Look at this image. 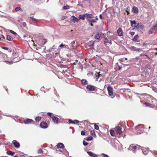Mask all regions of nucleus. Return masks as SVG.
<instances>
[{"mask_svg":"<svg viewBox=\"0 0 157 157\" xmlns=\"http://www.w3.org/2000/svg\"><path fill=\"white\" fill-rule=\"evenodd\" d=\"M136 131L138 133L141 134L144 131L143 125L140 124L135 127Z\"/></svg>","mask_w":157,"mask_h":157,"instance_id":"obj_1","label":"nucleus"},{"mask_svg":"<svg viewBox=\"0 0 157 157\" xmlns=\"http://www.w3.org/2000/svg\"><path fill=\"white\" fill-rule=\"evenodd\" d=\"M86 88L90 91H97V90H96V87L94 86L90 85H88L86 87Z\"/></svg>","mask_w":157,"mask_h":157,"instance_id":"obj_2","label":"nucleus"},{"mask_svg":"<svg viewBox=\"0 0 157 157\" xmlns=\"http://www.w3.org/2000/svg\"><path fill=\"white\" fill-rule=\"evenodd\" d=\"M137 148V146L133 144H131L128 148V150L132 151L133 153H136V150Z\"/></svg>","mask_w":157,"mask_h":157,"instance_id":"obj_3","label":"nucleus"},{"mask_svg":"<svg viewBox=\"0 0 157 157\" xmlns=\"http://www.w3.org/2000/svg\"><path fill=\"white\" fill-rule=\"evenodd\" d=\"M157 29V24H155L151 29H150L148 32L149 34L153 33Z\"/></svg>","mask_w":157,"mask_h":157,"instance_id":"obj_4","label":"nucleus"},{"mask_svg":"<svg viewBox=\"0 0 157 157\" xmlns=\"http://www.w3.org/2000/svg\"><path fill=\"white\" fill-rule=\"evenodd\" d=\"M32 41L33 42V45L34 46L36 47V49L37 50H38L40 49H41L42 47L44 48V51L45 50L46 48L45 47H44V46H42L41 44L40 45V44L39 43H38L39 44H38V45H37L36 44H35V43H34V41L33 40H32Z\"/></svg>","mask_w":157,"mask_h":157,"instance_id":"obj_5","label":"nucleus"},{"mask_svg":"<svg viewBox=\"0 0 157 157\" xmlns=\"http://www.w3.org/2000/svg\"><path fill=\"white\" fill-rule=\"evenodd\" d=\"M41 128H46L48 127L47 124L44 121L41 122L40 124Z\"/></svg>","mask_w":157,"mask_h":157,"instance_id":"obj_6","label":"nucleus"},{"mask_svg":"<svg viewBox=\"0 0 157 157\" xmlns=\"http://www.w3.org/2000/svg\"><path fill=\"white\" fill-rule=\"evenodd\" d=\"M121 128L119 126L116 127L115 128V130L117 134L120 135L122 131L121 130Z\"/></svg>","mask_w":157,"mask_h":157,"instance_id":"obj_7","label":"nucleus"},{"mask_svg":"<svg viewBox=\"0 0 157 157\" xmlns=\"http://www.w3.org/2000/svg\"><path fill=\"white\" fill-rule=\"evenodd\" d=\"M24 123L25 124H28L29 123L34 122L33 120L27 118L24 120Z\"/></svg>","mask_w":157,"mask_h":157,"instance_id":"obj_8","label":"nucleus"},{"mask_svg":"<svg viewBox=\"0 0 157 157\" xmlns=\"http://www.w3.org/2000/svg\"><path fill=\"white\" fill-rule=\"evenodd\" d=\"M135 27L137 29H143L144 28V26L142 24L140 23H138Z\"/></svg>","mask_w":157,"mask_h":157,"instance_id":"obj_9","label":"nucleus"},{"mask_svg":"<svg viewBox=\"0 0 157 157\" xmlns=\"http://www.w3.org/2000/svg\"><path fill=\"white\" fill-rule=\"evenodd\" d=\"M118 35L119 36H121L123 35V32L122 28H119L117 31Z\"/></svg>","mask_w":157,"mask_h":157,"instance_id":"obj_10","label":"nucleus"},{"mask_svg":"<svg viewBox=\"0 0 157 157\" xmlns=\"http://www.w3.org/2000/svg\"><path fill=\"white\" fill-rule=\"evenodd\" d=\"M13 143L15 147L17 148H19L20 146V144L16 140H13Z\"/></svg>","mask_w":157,"mask_h":157,"instance_id":"obj_11","label":"nucleus"},{"mask_svg":"<svg viewBox=\"0 0 157 157\" xmlns=\"http://www.w3.org/2000/svg\"><path fill=\"white\" fill-rule=\"evenodd\" d=\"M144 104L146 106L149 107L151 108H153L155 106V105L150 104L149 103L147 102H145L144 103Z\"/></svg>","mask_w":157,"mask_h":157,"instance_id":"obj_12","label":"nucleus"},{"mask_svg":"<svg viewBox=\"0 0 157 157\" xmlns=\"http://www.w3.org/2000/svg\"><path fill=\"white\" fill-rule=\"evenodd\" d=\"M71 20L72 22L75 23L78 22L79 21V19L75 16H73L71 17Z\"/></svg>","mask_w":157,"mask_h":157,"instance_id":"obj_13","label":"nucleus"},{"mask_svg":"<svg viewBox=\"0 0 157 157\" xmlns=\"http://www.w3.org/2000/svg\"><path fill=\"white\" fill-rule=\"evenodd\" d=\"M52 118L53 122L56 124H58L59 120V119L58 118L55 116H53L52 117Z\"/></svg>","mask_w":157,"mask_h":157,"instance_id":"obj_14","label":"nucleus"},{"mask_svg":"<svg viewBox=\"0 0 157 157\" xmlns=\"http://www.w3.org/2000/svg\"><path fill=\"white\" fill-rule=\"evenodd\" d=\"M68 122L70 123L76 124L78 123L79 122V121L77 120H75L74 121H73L71 119H69L68 120Z\"/></svg>","mask_w":157,"mask_h":157,"instance_id":"obj_15","label":"nucleus"},{"mask_svg":"<svg viewBox=\"0 0 157 157\" xmlns=\"http://www.w3.org/2000/svg\"><path fill=\"white\" fill-rule=\"evenodd\" d=\"M39 41L41 42V43H40V44L42 46H43V45L45 44L47 41L46 39H40Z\"/></svg>","mask_w":157,"mask_h":157,"instance_id":"obj_16","label":"nucleus"},{"mask_svg":"<svg viewBox=\"0 0 157 157\" xmlns=\"http://www.w3.org/2000/svg\"><path fill=\"white\" fill-rule=\"evenodd\" d=\"M132 10L135 13H137L139 11L138 8L136 6H133L132 7Z\"/></svg>","mask_w":157,"mask_h":157,"instance_id":"obj_17","label":"nucleus"},{"mask_svg":"<svg viewBox=\"0 0 157 157\" xmlns=\"http://www.w3.org/2000/svg\"><path fill=\"white\" fill-rule=\"evenodd\" d=\"M95 41L92 40L90 41L88 43V45L89 47H93L94 46V42Z\"/></svg>","mask_w":157,"mask_h":157,"instance_id":"obj_18","label":"nucleus"},{"mask_svg":"<svg viewBox=\"0 0 157 157\" xmlns=\"http://www.w3.org/2000/svg\"><path fill=\"white\" fill-rule=\"evenodd\" d=\"M57 147L58 148H63L64 147V144L63 143H59L58 144H57Z\"/></svg>","mask_w":157,"mask_h":157,"instance_id":"obj_19","label":"nucleus"},{"mask_svg":"<svg viewBox=\"0 0 157 157\" xmlns=\"http://www.w3.org/2000/svg\"><path fill=\"white\" fill-rule=\"evenodd\" d=\"M86 17L87 18H92L94 17V16L91 14H89L88 13H85Z\"/></svg>","mask_w":157,"mask_h":157,"instance_id":"obj_20","label":"nucleus"},{"mask_svg":"<svg viewBox=\"0 0 157 157\" xmlns=\"http://www.w3.org/2000/svg\"><path fill=\"white\" fill-rule=\"evenodd\" d=\"M95 77L96 78L97 80H98L99 78H100L101 77H102V75L101 74H99L98 73H96L95 74Z\"/></svg>","mask_w":157,"mask_h":157,"instance_id":"obj_21","label":"nucleus"},{"mask_svg":"<svg viewBox=\"0 0 157 157\" xmlns=\"http://www.w3.org/2000/svg\"><path fill=\"white\" fill-rule=\"evenodd\" d=\"M86 17V15H85V14H84L83 15H79L78 18L80 19H82V20H84L85 19Z\"/></svg>","mask_w":157,"mask_h":157,"instance_id":"obj_22","label":"nucleus"},{"mask_svg":"<svg viewBox=\"0 0 157 157\" xmlns=\"http://www.w3.org/2000/svg\"><path fill=\"white\" fill-rule=\"evenodd\" d=\"M142 150L143 153L144 155L147 154L148 152V150L145 148H143Z\"/></svg>","mask_w":157,"mask_h":157,"instance_id":"obj_23","label":"nucleus"},{"mask_svg":"<svg viewBox=\"0 0 157 157\" xmlns=\"http://www.w3.org/2000/svg\"><path fill=\"white\" fill-rule=\"evenodd\" d=\"M81 82L83 85H87L88 83V82L85 79H82L81 80Z\"/></svg>","mask_w":157,"mask_h":157,"instance_id":"obj_24","label":"nucleus"},{"mask_svg":"<svg viewBox=\"0 0 157 157\" xmlns=\"http://www.w3.org/2000/svg\"><path fill=\"white\" fill-rule=\"evenodd\" d=\"M87 21L89 23H96V21L95 19H88L87 20Z\"/></svg>","mask_w":157,"mask_h":157,"instance_id":"obj_25","label":"nucleus"},{"mask_svg":"<svg viewBox=\"0 0 157 157\" xmlns=\"http://www.w3.org/2000/svg\"><path fill=\"white\" fill-rule=\"evenodd\" d=\"M6 39L9 41H12L13 39V37L10 35H7Z\"/></svg>","mask_w":157,"mask_h":157,"instance_id":"obj_26","label":"nucleus"},{"mask_svg":"<svg viewBox=\"0 0 157 157\" xmlns=\"http://www.w3.org/2000/svg\"><path fill=\"white\" fill-rule=\"evenodd\" d=\"M139 38V36L138 35H136L135 36L133 39H132V40L134 41H137V40Z\"/></svg>","mask_w":157,"mask_h":157,"instance_id":"obj_27","label":"nucleus"},{"mask_svg":"<svg viewBox=\"0 0 157 157\" xmlns=\"http://www.w3.org/2000/svg\"><path fill=\"white\" fill-rule=\"evenodd\" d=\"M7 154L9 155H13L15 153L11 151H8L6 152Z\"/></svg>","mask_w":157,"mask_h":157,"instance_id":"obj_28","label":"nucleus"},{"mask_svg":"<svg viewBox=\"0 0 157 157\" xmlns=\"http://www.w3.org/2000/svg\"><path fill=\"white\" fill-rule=\"evenodd\" d=\"M132 49L133 50V51H136L138 52L141 51V49H140L137 48L135 47L132 48Z\"/></svg>","mask_w":157,"mask_h":157,"instance_id":"obj_29","label":"nucleus"},{"mask_svg":"<svg viewBox=\"0 0 157 157\" xmlns=\"http://www.w3.org/2000/svg\"><path fill=\"white\" fill-rule=\"evenodd\" d=\"M131 23V25L132 26H133V25H136V21L135 20H131L130 21Z\"/></svg>","mask_w":157,"mask_h":157,"instance_id":"obj_30","label":"nucleus"},{"mask_svg":"<svg viewBox=\"0 0 157 157\" xmlns=\"http://www.w3.org/2000/svg\"><path fill=\"white\" fill-rule=\"evenodd\" d=\"M107 90L108 92H113V89L110 86H109L107 87Z\"/></svg>","mask_w":157,"mask_h":157,"instance_id":"obj_31","label":"nucleus"},{"mask_svg":"<svg viewBox=\"0 0 157 157\" xmlns=\"http://www.w3.org/2000/svg\"><path fill=\"white\" fill-rule=\"evenodd\" d=\"M21 26L22 27H24V28H26L27 29V28L26 27V24L25 22H23L22 23H21Z\"/></svg>","mask_w":157,"mask_h":157,"instance_id":"obj_32","label":"nucleus"},{"mask_svg":"<svg viewBox=\"0 0 157 157\" xmlns=\"http://www.w3.org/2000/svg\"><path fill=\"white\" fill-rule=\"evenodd\" d=\"M110 135L112 136H114L115 134L114 131V130H111L110 131Z\"/></svg>","mask_w":157,"mask_h":157,"instance_id":"obj_33","label":"nucleus"},{"mask_svg":"<svg viewBox=\"0 0 157 157\" xmlns=\"http://www.w3.org/2000/svg\"><path fill=\"white\" fill-rule=\"evenodd\" d=\"M93 139V137L90 136L88 137L86 139V140L88 141H90L92 140Z\"/></svg>","mask_w":157,"mask_h":157,"instance_id":"obj_34","label":"nucleus"},{"mask_svg":"<svg viewBox=\"0 0 157 157\" xmlns=\"http://www.w3.org/2000/svg\"><path fill=\"white\" fill-rule=\"evenodd\" d=\"M41 119V117H37L35 118V120L36 122H38L40 121Z\"/></svg>","mask_w":157,"mask_h":157,"instance_id":"obj_35","label":"nucleus"},{"mask_svg":"<svg viewBox=\"0 0 157 157\" xmlns=\"http://www.w3.org/2000/svg\"><path fill=\"white\" fill-rule=\"evenodd\" d=\"M87 153L91 157H92L94 153L91 151H87Z\"/></svg>","mask_w":157,"mask_h":157,"instance_id":"obj_36","label":"nucleus"},{"mask_svg":"<svg viewBox=\"0 0 157 157\" xmlns=\"http://www.w3.org/2000/svg\"><path fill=\"white\" fill-rule=\"evenodd\" d=\"M90 133L93 136H96L95 133L94 131H90Z\"/></svg>","mask_w":157,"mask_h":157,"instance_id":"obj_37","label":"nucleus"},{"mask_svg":"<svg viewBox=\"0 0 157 157\" xmlns=\"http://www.w3.org/2000/svg\"><path fill=\"white\" fill-rule=\"evenodd\" d=\"M4 62H6L7 64H11L13 63V62L12 61L10 62V61L5 60V61H4Z\"/></svg>","mask_w":157,"mask_h":157,"instance_id":"obj_38","label":"nucleus"},{"mask_svg":"<svg viewBox=\"0 0 157 157\" xmlns=\"http://www.w3.org/2000/svg\"><path fill=\"white\" fill-rule=\"evenodd\" d=\"M104 43H109L110 44H112V41L111 40H107V41H104Z\"/></svg>","mask_w":157,"mask_h":157,"instance_id":"obj_39","label":"nucleus"},{"mask_svg":"<svg viewBox=\"0 0 157 157\" xmlns=\"http://www.w3.org/2000/svg\"><path fill=\"white\" fill-rule=\"evenodd\" d=\"M151 66L150 64H148L146 66L145 68L148 69L150 70L151 69Z\"/></svg>","mask_w":157,"mask_h":157,"instance_id":"obj_40","label":"nucleus"},{"mask_svg":"<svg viewBox=\"0 0 157 157\" xmlns=\"http://www.w3.org/2000/svg\"><path fill=\"white\" fill-rule=\"evenodd\" d=\"M63 9L65 10L68 9L69 8V7L68 5H66L64 6H63Z\"/></svg>","mask_w":157,"mask_h":157,"instance_id":"obj_41","label":"nucleus"},{"mask_svg":"<svg viewBox=\"0 0 157 157\" xmlns=\"http://www.w3.org/2000/svg\"><path fill=\"white\" fill-rule=\"evenodd\" d=\"M20 10H22V9L20 7H17L15 8V10L16 11H18Z\"/></svg>","mask_w":157,"mask_h":157,"instance_id":"obj_42","label":"nucleus"},{"mask_svg":"<svg viewBox=\"0 0 157 157\" xmlns=\"http://www.w3.org/2000/svg\"><path fill=\"white\" fill-rule=\"evenodd\" d=\"M109 38L111 39V40H114L116 38V37L113 36H112L109 37Z\"/></svg>","mask_w":157,"mask_h":157,"instance_id":"obj_43","label":"nucleus"},{"mask_svg":"<svg viewBox=\"0 0 157 157\" xmlns=\"http://www.w3.org/2000/svg\"><path fill=\"white\" fill-rule=\"evenodd\" d=\"M10 32L11 33L14 34L15 35H17V34L16 32H15L13 31L12 30H10Z\"/></svg>","mask_w":157,"mask_h":157,"instance_id":"obj_44","label":"nucleus"},{"mask_svg":"<svg viewBox=\"0 0 157 157\" xmlns=\"http://www.w3.org/2000/svg\"><path fill=\"white\" fill-rule=\"evenodd\" d=\"M88 144L87 142H86L85 140L83 141V144L84 146H86Z\"/></svg>","mask_w":157,"mask_h":157,"instance_id":"obj_45","label":"nucleus"},{"mask_svg":"<svg viewBox=\"0 0 157 157\" xmlns=\"http://www.w3.org/2000/svg\"><path fill=\"white\" fill-rule=\"evenodd\" d=\"M94 128L96 130H98L99 129V126L98 125H96L95 123L94 124Z\"/></svg>","mask_w":157,"mask_h":157,"instance_id":"obj_46","label":"nucleus"},{"mask_svg":"<svg viewBox=\"0 0 157 157\" xmlns=\"http://www.w3.org/2000/svg\"><path fill=\"white\" fill-rule=\"evenodd\" d=\"M95 37L98 39H99L100 38V36L99 34V33L97 34L95 36Z\"/></svg>","mask_w":157,"mask_h":157,"instance_id":"obj_47","label":"nucleus"},{"mask_svg":"<svg viewBox=\"0 0 157 157\" xmlns=\"http://www.w3.org/2000/svg\"><path fill=\"white\" fill-rule=\"evenodd\" d=\"M101 155H103V157H109V156L107 155L105 153L101 154Z\"/></svg>","mask_w":157,"mask_h":157,"instance_id":"obj_48","label":"nucleus"},{"mask_svg":"<svg viewBox=\"0 0 157 157\" xmlns=\"http://www.w3.org/2000/svg\"><path fill=\"white\" fill-rule=\"evenodd\" d=\"M30 18L34 21H38V19H36V18H35L33 17H30Z\"/></svg>","mask_w":157,"mask_h":157,"instance_id":"obj_49","label":"nucleus"},{"mask_svg":"<svg viewBox=\"0 0 157 157\" xmlns=\"http://www.w3.org/2000/svg\"><path fill=\"white\" fill-rule=\"evenodd\" d=\"M43 152L42 149L40 148L38 150V153H43Z\"/></svg>","mask_w":157,"mask_h":157,"instance_id":"obj_50","label":"nucleus"},{"mask_svg":"<svg viewBox=\"0 0 157 157\" xmlns=\"http://www.w3.org/2000/svg\"><path fill=\"white\" fill-rule=\"evenodd\" d=\"M81 134L82 135L84 136L85 135V132L83 131H82L81 132Z\"/></svg>","mask_w":157,"mask_h":157,"instance_id":"obj_51","label":"nucleus"},{"mask_svg":"<svg viewBox=\"0 0 157 157\" xmlns=\"http://www.w3.org/2000/svg\"><path fill=\"white\" fill-rule=\"evenodd\" d=\"M47 115L48 116L51 117V118L52 117H51V116H52V113H50V112H49V113H47Z\"/></svg>","mask_w":157,"mask_h":157,"instance_id":"obj_52","label":"nucleus"},{"mask_svg":"<svg viewBox=\"0 0 157 157\" xmlns=\"http://www.w3.org/2000/svg\"><path fill=\"white\" fill-rule=\"evenodd\" d=\"M135 33L133 32H130V34L132 36H133L134 35Z\"/></svg>","mask_w":157,"mask_h":157,"instance_id":"obj_53","label":"nucleus"},{"mask_svg":"<svg viewBox=\"0 0 157 157\" xmlns=\"http://www.w3.org/2000/svg\"><path fill=\"white\" fill-rule=\"evenodd\" d=\"M108 93H109V95L110 96H112L113 95V92H108Z\"/></svg>","mask_w":157,"mask_h":157,"instance_id":"obj_54","label":"nucleus"},{"mask_svg":"<svg viewBox=\"0 0 157 157\" xmlns=\"http://www.w3.org/2000/svg\"><path fill=\"white\" fill-rule=\"evenodd\" d=\"M2 48V49H3L4 50H8L9 49V48H8L6 47H3Z\"/></svg>","mask_w":157,"mask_h":157,"instance_id":"obj_55","label":"nucleus"},{"mask_svg":"<svg viewBox=\"0 0 157 157\" xmlns=\"http://www.w3.org/2000/svg\"><path fill=\"white\" fill-rule=\"evenodd\" d=\"M64 47L65 48H66L68 49H69V48L68 47V45H65Z\"/></svg>","mask_w":157,"mask_h":157,"instance_id":"obj_56","label":"nucleus"},{"mask_svg":"<svg viewBox=\"0 0 157 157\" xmlns=\"http://www.w3.org/2000/svg\"><path fill=\"white\" fill-rule=\"evenodd\" d=\"M3 38L4 39H5V37L4 36L2 35H1L0 36V38Z\"/></svg>","mask_w":157,"mask_h":157,"instance_id":"obj_57","label":"nucleus"},{"mask_svg":"<svg viewBox=\"0 0 157 157\" xmlns=\"http://www.w3.org/2000/svg\"><path fill=\"white\" fill-rule=\"evenodd\" d=\"M64 45H65V44H60L59 45V47H60V48L62 47H64Z\"/></svg>","mask_w":157,"mask_h":157,"instance_id":"obj_58","label":"nucleus"},{"mask_svg":"<svg viewBox=\"0 0 157 157\" xmlns=\"http://www.w3.org/2000/svg\"><path fill=\"white\" fill-rule=\"evenodd\" d=\"M96 156H97V155L94 153L92 157H96Z\"/></svg>","mask_w":157,"mask_h":157,"instance_id":"obj_59","label":"nucleus"},{"mask_svg":"<svg viewBox=\"0 0 157 157\" xmlns=\"http://www.w3.org/2000/svg\"><path fill=\"white\" fill-rule=\"evenodd\" d=\"M75 43V41H71V44L72 45H73Z\"/></svg>","mask_w":157,"mask_h":157,"instance_id":"obj_60","label":"nucleus"},{"mask_svg":"<svg viewBox=\"0 0 157 157\" xmlns=\"http://www.w3.org/2000/svg\"><path fill=\"white\" fill-rule=\"evenodd\" d=\"M99 17L101 19H102V17L101 14H100L99 15Z\"/></svg>","mask_w":157,"mask_h":157,"instance_id":"obj_61","label":"nucleus"},{"mask_svg":"<svg viewBox=\"0 0 157 157\" xmlns=\"http://www.w3.org/2000/svg\"><path fill=\"white\" fill-rule=\"evenodd\" d=\"M104 38L105 39V41H107V40H109L106 37H104Z\"/></svg>","mask_w":157,"mask_h":157,"instance_id":"obj_62","label":"nucleus"},{"mask_svg":"<svg viewBox=\"0 0 157 157\" xmlns=\"http://www.w3.org/2000/svg\"><path fill=\"white\" fill-rule=\"evenodd\" d=\"M153 90L156 92L157 90V88H154L153 89Z\"/></svg>","mask_w":157,"mask_h":157,"instance_id":"obj_63","label":"nucleus"},{"mask_svg":"<svg viewBox=\"0 0 157 157\" xmlns=\"http://www.w3.org/2000/svg\"><path fill=\"white\" fill-rule=\"evenodd\" d=\"M22 21V19H20L18 20V21L19 22H20L21 21Z\"/></svg>","mask_w":157,"mask_h":157,"instance_id":"obj_64","label":"nucleus"}]
</instances>
